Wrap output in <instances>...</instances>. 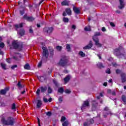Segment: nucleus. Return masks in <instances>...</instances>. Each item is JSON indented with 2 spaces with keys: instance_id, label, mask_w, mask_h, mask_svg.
<instances>
[{
  "instance_id": "f257e3e1",
  "label": "nucleus",
  "mask_w": 126,
  "mask_h": 126,
  "mask_svg": "<svg viewBox=\"0 0 126 126\" xmlns=\"http://www.w3.org/2000/svg\"><path fill=\"white\" fill-rule=\"evenodd\" d=\"M42 49L43 50L42 58L41 61L38 63V67H41V66H42V64H43V63L42 62L47 63V61H48V58H49V50H48V48L43 46L42 47Z\"/></svg>"
},
{
  "instance_id": "f03ea898",
  "label": "nucleus",
  "mask_w": 126,
  "mask_h": 126,
  "mask_svg": "<svg viewBox=\"0 0 126 126\" xmlns=\"http://www.w3.org/2000/svg\"><path fill=\"white\" fill-rule=\"evenodd\" d=\"M1 122L4 126H13L15 124V119L12 117H8L7 120L5 118H2Z\"/></svg>"
},
{
  "instance_id": "7ed1b4c3",
  "label": "nucleus",
  "mask_w": 126,
  "mask_h": 126,
  "mask_svg": "<svg viewBox=\"0 0 126 126\" xmlns=\"http://www.w3.org/2000/svg\"><path fill=\"white\" fill-rule=\"evenodd\" d=\"M98 36H101V33L100 32H95L94 35L93 36V40L94 42L95 46H97L98 48H101L102 44L100 43V39L97 37Z\"/></svg>"
},
{
  "instance_id": "20e7f679",
  "label": "nucleus",
  "mask_w": 126,
  "mask_h": 126,
  "mask_svg": "<svg viewBox=\"0 0 126 126\" xmlns=\"http://www.w3.org/2000/svg\"><path fill=\"white\" fill-rule=\"evenodd\" d=\"M12 46L14 48V49H15V50H17L18 49L19 52L22 51V49H23V44L21 43L19 44L18 42H16L15 40L13 41L12 42Z\"/></svg>"
},
{
  "instance_id": "39448f33",
  "label": "nucleus",
  "mask_w": 126,
  "mask_h": 126,
  "mask_svg": "<svg viewBox=\"0 0 126 126\" xmlns=\"http://www.w3.org/2000/svg\"><path fill=\"white\" fill-rule=\"evenodd\" d=\"M68 63V60L66 59V57H64L62 58L59 61V64L60 66H66L67 63Z\"/></svg>"
},
{
  "instance_id": "423d86ee",
  "label": "nucleus",
  "mask_w": 126,
  "mask_h": 126,
  "mask_svg": "<svg viewBox=\"0 0 126 126\" xmlns=\"http://www.w3.org/2000/svg\"><path fill=\"white\" fill-rule=\"evenodd\" d=\"M23 19L27 20L28 22H33L35 20V18L33 16H28L27 14H25L23 17Z\"/></svg>"
},
{
  "instance_id": "0eeeda50",
  "label": "nucleus",
  "mask_w": 126,
  "mask_h": 126,
  "mask_svg": "<svg viewBox=\"0 0 126 126\" xmlns=\"http://www.w3.org/2000/svg\"><path fill=\"white\" fill-rule=\"evenodd\" d=\"M53 31H54V28L51 27H45L43 29V32L44 33H47V34H51L53 33Z\"/></svg>"
},
{
  "instance_id": "6e6552de",
  "label": "nucleus",
  "mask_w": 126,
  "mask_h": 126,
  "mask_svg": "<svg viewBox=\"0 0 126 126\" xmlns=\"http://www.w3.org/2000/svg\"><path fill=\"white\" fill-rule=\"evenodd\" d=\"M114 54L116 56V57H121L124 56V54L121 53V50L120 48H116L114 50Z\"/></svg>"
},
{
  "instance_id": "1a4fd4ad",
  "label": "nucleus",
  "mask_w": 126,
  "mask_h": 126,
  "mask_svg": "<svg viewBox=\"0 0 126 126\" xmlns=\"http://www.w3.org/2000/svg\"><path fill=\"white\" fill-rule=\"evenodd\" d=\"M89 105H90V103H89V101H88V100L84 101L81 107V109L82 111H83V110L85 109L86 107H89Z\"/></svg>"
},
{
  "instance_id": "9d476101",
  "label": "nucleus",
  "mask_w": 126,
  "mask_h": 126,
  "mask_svg": "<svg viewBox=\"0 0 126 126\" xmlns=\"http://www.w3.org/2000/svg\"><path fill=\"white\" fill-rule=\"evenodd\" d=\"M92 47H93V42L90 40L89 44L83 47V50H90Z\"/></svg>"
},
{
  "instance_id": "9b49d317",
  "label": "nucleus",
  "mask_w": 126,
  "mask_h": 126,
  "mask_svg": "<svg viewBox=\"0 0 126 126\" xmlns=\"http://www.w3.org/2000/svg\"><path fill=\"white\" fill-rule=\"evenodd\" d=\"M8 91H9V87H8L5 88L4 89L0 90V95H5Z\"/></svg>"
},
{
  "instance_id": "f8f14e48",
  "label": "nucleus",
  "mask_w": 126,
  "mask_h": 126,
  "mask_svg": "<svg viewBox=\"0 0 126 126\" xmlns=\"http://www.w3.org/2000/svg\"><path fill=\"white\" fill-rule=\"evenodd\" d=\"M121 80L122 83H125L126 81V74L125 73H122L121 74Z\"/></svg>"
},
{
  "instance_id": "ddd939ff",
  "label": "nucleus",
  "mask_w": 126,
  "mask_h": 126,
  "mask_svg": "<svg viewBox=\"0 0 126 126\" xmlns=\"http://www.w3.org/2000/svg\"><path fill=\"white\" fill-rule=\"evenodd\" d=\"M73 10L76 14H79V13H80V10H79V8H77L74 6L73 7Z\"/></svg>"
},
{
  "instance_id": "4468645a",
  "label": "nucleus",
  "mask_w": 126,
  "mask_h": 126,
  "mask_svg": "<svg viewBox=\"0 0 126 126\" xmlns=\"http://www.w3.org/2000/svg\"><path fill=\"white\" fill-rule=\"evenodd\" d=\"M39 89H40L41 93H45V92H47L48 88H47V86H41L39 87Z\"/></svg>"
},
{
  "instance_id": "2eb2a0df",
  "label": "nucleus",
  "mask_w": 126,
  "mask_h": 126,
  "mask_svg": "<svg viewBox=\"0 0 126 126\" xmlns=\"http://www.w3.org/2000/svg\"><path fill=\"white\" fill-rule=\"evenodd\" d=\"M120 3V6H119V9H123L125 7V3H124V0H119Z\"/></svg>"
},
{
  "instance_id": "dca6fc26",
  "label": "nucleus",
  "mask_w": 126,
  "mask_h": 126,
  "mask_svg": "<svg viewBox=\"0 0 126 126\" xmlns=\"http://www.w3.org/2000/svg\"><path fill=\"white\" fill-rule=\"evenodd\" d=\"M37 78L40 82H44V81L47 80V78L44 76H37Z\"/></svg>"
},
{
  "instance_id": "f3484780",
  "label": "nucleus",
  "mask_w": 126,
  "mask_h": 126,
  "mask_svg": "<svg viewBox=\"0 0 126 126\" xmlns=\"http://www.w3.org/2000/svg\"><path fill=\"white\" fill-rule=\"evenodd\" d=\"M19 34L20 35L21 37L24 36V35H25V31L24 29H21L19 32Z\"/></svg>"
},
{
  "instance_id": "a211bd4d",
  "label": "nucleus",
  "mask_w": 126,
  "mask_h": 126,
  "mask_svg": "<svg viewBox=\"0 0 126 126\" xmlns=\"http://www.w3.org/2000/svg\"><path fill=\"white\" fill-rule=\"evenodd\" d=\"M16 30H17L19 28H22L23 27V23H21L19 25L16 24L14 25Z\"/></svg>"
},
{
  "instance_id": "6ab92c4d",
  "label": "nucleus",
  "mask_w": 126,
  "mask_h": 126,
  "mask_svg": "<svg viewBox=\"0 0 126 126\" xmlns=\"http://www.w3.org/2000/svg\"><path fill=\"white\" fill-rule=\"evenodd\" d=\"M63 80L64 83H67V82L70 80V76L67 75L64 78Z\"/></svg>"
},
{
  "instance_id": "aec40b11",
  "label": "nucleus",
  "mask_w": 126,
  "mask_h": 126,
  "mask_svg": "<svg viewBox=\"0 0 126 126\" xmlns=\"http://www.w3.org/2000/svg\"><path fill=\"white\" fill-rule=\"evenodd\" d=\"M121 100L123 101L124 105H126V96L125 94L122 95Z\"/></svg>"
},
{
  "instance_id": "412c9836",
  "label": "nucleus",
  "mask_w": 126,
  "mask_h": 126,
  "mask_svg": "<svg viewBox=\"0 0 126 126\" xmlns=\"http://www.w3.org/2000/svg\"><path fill=\"white\" fill-rule=\"evenodd\" d=\"M65 12L68 15H71V9L70 8H67L65 9Z\"/></svg>"
},
{
  "instance_id": "4be33fe9",
  "label": "nucleus",
  "mask_w": 126,
  "mask_h": 126,
  "mask_svg": "<svg viewBox=\"0 0 126 126\" xmlns=\"http://www.w3.org/2000/svg\"><path fill=\"white\" fill-rule=\"evenodd\" d=\"M98 106V102H96V100H93L92 102V107L93 108H96Z\"/></svg>"
},
{
  "instance_id": "5701e85b",
  "label": "nucleus",
  "mask_w": 126,
  "mask_h": 126,
  "mask_svg": "<svg viewBox=\"0 0 126 126\" xmlns=\"http://www.w3.org/2000/svg\"><path fill=\"white\" fill-rule=\"evenodd\" d=\"M24 68L27 70H30V69H31V67H30V65L29 63H27L24 66Z\"/></svg>"
},
{
  "instance_id": "b1692460",
  "label": "nucleus",
  "mask_w": 126,
  "mask_h": 126,
  "mask_svg": "<svg viewBox=\"0 0 126 126\" xmlns=\"http://www.w3.org/2000/svg\"><path fill=\"white\" fill-rule=\"evenodd\" d=\"M42 101L41 100H37V103L36 105V107L37 109H39V108H41V106H42Z\"/></svg>"
},
{
  "instance_id": "393cba45",
  "label": "nucleus",
  "mask_w": 126,
  "mask_h": 126,
  "mask_svg": "<svg viewBox=\"0 0 126 126\" xmlns=\"http://www.w3.org/2000/svg\"><path fill=\"white\" fill-rule=\"evenodd\" d=\"M58 92L60 93V94H63L64 92V89L63 87H60L58 89Z\"/></svg>"
},
{
  "instance_id": "a878e982",
  "label": "nucleus",
  "mask_w": 126,
  "mask_h": 126,
  "mask_svg": "<svg viewBox=\"0 0 126 126\" xmlns=\"http://www.w3.org/2000/svg\"><path fill=\"white\" fill-rule=\"evenodd\" d=\"M97 66L98 67V68H103V67H105L104 65H103V63L101 62H98L97 64Z\"/></svg>"
},
{
  "instance_id": "bb28decb",
  "label": "nucleus",
  "mask_w": 126,
  "mask_h": 126,
  "mask_svg": "<svg viewBox=\"0 0 126 126\" xmlns=\"http://www.w3.org/2000/svg\"><path fill=\"white\" fill-rule=\"evenodd\" d=\"M49 51L50 52V57H53L54 56V49L53 48H49Z\"/></svg>"
},
{
  "instance_id": "cd10ccee",
  "label": "nucleus",
  "mask_w": 126,
  "mask_h": 126,
  "mask_svg": "<svg viewBox=\"0 0 126 126\" xmlns=\"http://www.w3.org/2000/svg\"><path fill=\"white\" fill-rule=\"evenodd\" d=\"M66 49L67 52H70V51H71V48L70 47V45L69 44H66Z\"/></svg>"
},
{
  "instance_id": "c85d7f7f",
  "label": "nucleus",
  "mask_w": 126,
  "mask_h": 126,
  "mask_svg": "<svg viewBox=\"0 0 126 126\" xmlns=\"http://www.w3.org/2000/svg\"><path fill=\"white\" fill-rule=\"evenodd\" d=\"M47 92L48 94H52V93H53V89H52L50 86H48Z\"/></svg>"
},
{
  "instance_id": "c756f323",
  "label": "nucleus",
  "mask_w": 126,
  "mask_h": 126,
  "mask_svg": "<svg viewBox=\"0 0 126 126\" xmlns=\"http://www.w3.org/2000/svg\"><path fill=\"white\" fill-rule=\"evenodd\" d=\"M17 86L19 87V88H23V87H25V85H21V82L19 81L17 84Z\"/></svg>"
},
{
  "instance_id": "7c9ffc66",
  "label": "nucleus",
  "mask_w": 126,
  "mask_h": 126,
  "mask_svg": "<svg viewBox=\"0 0 126 126\" xmlns=\"http://www.w3.org/2000/svg\"><path fill=\"white\" fill-rule=\"evenodd\" d=\"M61 5H63V6L68 5V2H67V1H66V0L63 1L61 2Z\"/></svg>"
},
{
  "instance_id": "2f4dec72",
  "label": "nucleus",
  "mask_w": 126,
  "mask_h": 126,
  "mask_svg": "<svg viewBox=\"0 0 126 126\" xmlns=\"http://www.w3.org/2000/svg\"><path fill=\"white\" fill-rule=\"evenodd\" d=\"M53 82L54 84H55L56 87H59V86H60V84H59V83H58V81H57V80H53Z\"/></svg>"
},
{
  "instance_id": "473e14b6",
  "label": "nucleus",
  "mask_w": 126,
  "mask_h": 126,
  "mask_svg": "<svg viewBox=\"0 0 126 126\" xmlns=\"http://www.w3.org/2000/svg\"><path fill=\"white\" fill-rule=\"evenodd\" d=\"M108 115H110V116H112V115H113V113H112L111 111H108L107 113H106V114L103 115V117L104 118H107V116H108Z\"/></svg>"
},
{
  "instance_id": "72a5a7b5",
  "label": "nucleus",
  "mask_w": 126,
  "mask_h": 126,
  "mask_svg": "<svg viewBox=\"0 0 126 126\" xmlns=\"http://www.w3.org/2000/svg\"><path fill=\"white\" fill-rule=\"evenodd\" d=\"M63 20L65 23H68V21H69V20L66 17H63Z\"/></svg>"
},
{
  "instance_id": "f704fd0d",
  "label": "nucleus",
  "mask_w": 126,
  "mask_h": 126,
  "mask_svg": "<svg viewBox=\"0 0 126 126\" xmlns=\"http://www.w3.org/2000/svg\"><path fill=\"white\" fill-rule=\"evenodd\" d=\"M63 126H68V121L67 120L65 121L62 124Z\"/></svg>"
},
{
  "instance_id": "c9c22d12",
  "label": "nucleus",
  "mask_w": 126,
  "mask_h": 126,
  "mask_svg": "<svg viewBox=\"0 0 126 126\" xmlns=\"http://www.w3.org/2000/svg\"><path fill=\"white\" fill-rule=\"evenodd\" d=\"M79 56H81V57H82V58H84V57H85V54L82 51H80L79 52Z\"/></svg>"
},
{
  "instance_id": "e433bc0d",
  "label": "nucleus",
  "mask_w": 126,
  "mask_h": 126,
  "mask_svg": "<svg viewBox=\"0 0 126 126\" xmlns=\"http://www.w3.org/2000/svg\"><path fill=\"white\" fill-rule=\"evenodd\" d=\"M0 65L3 69H6V64L3 63H0Z\"/></svg>"
},
{
  "instance_id": "4c0bfd02",
  "label": "nucleus",
  "mask_w": 126,
  "mask_h": 126,
  "mask_svg": "<svg viewBox=\"0 0 126 126\" xmlns=\"http://www.w3.org/2000/svg\"><path fill=\"white\" fill-rule=\"evenodd\" d=\"M64 92L66 94H70V93H71V91H70V90H68L67 89H66V90H64Z\"/></svg>"
},
{
  "instance_id": "58836bf2",
  "label": "nucleus",
  "mask_w": 126,
  "mask_h": 126,
  "mask_svg": "<svg viewBox=\"0 0 126 126\" xmlns=\"http://www.w3.org/2000/svg\"><path fill=\"white\" fill-rule=\"evenodd\" d=\"M123 71L122 70H120V69H117L116 70V74H120V73H122Z\"/></svg>"
},
{
  "instance_id": "ea45409f",
  "label": "nucleus",
  "mask_w": 126,
  "mask_h": 126,
  "mask_svg": "<svg viewBox=\"0 0 126 126\" xmlns=\"http://www.w3.org/2000/svg\"><path fill=\"white\" fill-rule=\"evenodd\" d=\"M40 92H41V89L39 88L37 89V90L36 91V95H37V96H39Z\"/></svg>"
},
{
  "instance_id": "a19ab883",
  "label": "nucleus",
  "mask_w": 126,
  "mask_h": 126,
  "mask_svg": "<svg viewBox=\"0 0 126 126\" xmlns=\"http://www.w3.org/2000/svg\"><path fill=\"white\" fill-rule=\"evenodd\" d=\"M15 109H16V105L14 103L11 105V110H15Z\"/></svg>"
},
{
  "instance_id": "79ce46f5",
  "label": "nucleus",
  "mask_w": 126,
  "mask_h": 126,
  "mask_svg": "<svg viewBox=\"0 0 126 126\" xmlns=\"http://www.w3.org/2000/svg\"><path fill=\"white\" fill-rule=\"evenodd\" d=\"M25 13V9L24 8L22 10H20V14L23 15Z\"/></svg>"
},
{
  "instance_id": "37998d69",
  "label": "nucleus",
  "mask_w": 126,
  "mask_h": 126,
  "mask_svg": "<svg viewBox=\"0 0 126 126\" xmlns=\"http://www.w3.org/2000/svg\"><path fill=\"white\" fill-rule=\"evenodd\" d=\"M45 114H46V116H48V117H51V116H52V112L51 111L46 112Z\"/></svg>"
},
{
  "instance_id": "c03bdc74",
  "label": "nucleus",
  "mask_w": 126,
  "mask_h": 126,
  "mask_svg": "<svg viewBox=\"0 0 126 126\" xmlns=\"http://www.w3.org/2000/svg\"><path fill=\"white\" fill-rule=\"evenodd\" d=\"M84 30H85V31H87V32L91 31V28H87V27H86L84 28Z\"/></svg>"
},
{
  "instance_id": "a18cd8bd",
  "label": "nucleus",
  "mask_w": 126,
  "mask_h": 126,
  "mask_svg": "<svg viewBox=\"0 0 126 126\" xmlns=\"http://www.w3.org/2000/svg\"><path fill=\"white\" fill-rule=\"evenodd\" d=\"M56 49L58 51H62V49H63V47L62 46H57L56 47Z\"/></svg>"
},
{
  "instance_id": "49530a36",
  "label": "nucleus",
  "mask_w": 126,
  "mask_h": 126,
  "mask_svg": "<svg viewBox=\"0 0 126 126\" xmlns=\"http://www.w3.org/2000/svg\"><path fill=\"white\" fill-rule=\"evenodd\" d=\"M65 120H66V118H65L64 116H62L61 117V122H64Z\"/></svg>"
},
{
  "instance_id": "de8ad7c7",
  "label": "nucleus",
  "mask_w": 126,
  "mask_h": 126,
  "mask_svg": "<svg viewBox=\"0 0 126 126\" xmlns=\"http://www.w3.org/2000/svg\"><path fill=\"white\" fill-rule=\"evenodd\" d=\"M106 73H107V74H111V69L110 68H108L106 71H105Z\"/></svg>"
},
{
  "instance_id": "09e8293b",
  "label": "nucleus",
  "mask_w": 126,
  "mask_h": 126,
  "mask_svg": "<svg viewBox=\"0 0 126 126\" xmlns=\"http://www.w3.org/2000/svg\"><path fill=\"white\" fill-rule=\"evenodd\" d=\"M0 48H1L2 49H3L4 48V43L3 42L0 43Z\"/></svg>"
},
{
  "instance_id": "8fccbe9b",
  "label": "nucleus",
  "mask_w": 126,
  "mask_h": 126,
  "mask_svg": "<svg viewBox=\"0 0 126 126\" xmlns=\"http://www.w3.org/2000/svg\"><path fill=\"white\" fill-rule=\"evenodd\" d=\"M16 67H17V65L15 64V65H13L11 67V69H14V68H16Z\"/></svg>"
},
{
  "instance_id": "3c124183",
  "label": "nucleus",
  "mask_w": 126,
  "mask_h": 126,
  "mask_svg": "<svg viewBox=\"0 0 126 126\" xmlns=\"http://www.w3.org/2000/svg\"><path fill=\"white\" fill-rule=\"evenodd\" d=\"M89 122L90 123V124H94V120L93 119H91L89 120Z\"/></svg>"
},
{
  "instance_id": "603ef678",
  "label": "nucleus",
  "mask_w": 126,
  "mask_h": 126,
  "mask_svg": "<svg viewBox=\"0 0 126 126\" xmlns=\"http://www.w3.org/2000/svg\"><path fill=\"white\" fill-rule=\"evenodd\" d=\"M37 122L38 123V126H41V122L40 121V119L37 117Z\"/></svg>"
},
{
  "instance_id": "864d4df0",
  "label": "nucleus",
  "mask_w": 126,
  "mask_h": 126,
  "mask_svg": "<svg viewBox=\"0 0 126 126\" xmlns=\"http://www.w3.org/2000/svg\"><path fill=\"white\" fill-rule=\"evenodd\" d=\"M43 101L44 103H48L49 102L47 98H43Z\"/></svg>"
},
{
  "instance_id": "5fc2aeb1",
  "label": "nucleus",
  "mask_w": 126,
  "mask_h": 126,
  "mask_svg": "<svg viewBox=\"0 0 126 126\" xmlns=\"http://www.w3.org/2000/svg\"><path fill=\"white\" fill-rule=\"evenodd\" d=\"M29 31H30V33L31 34H32V33H33V29H32V28H30Z\"/></svg>"
},
{
  "instance_id": "6e6d98bb",
  "label": "nucleus",
  "mask_w": 126,
  "mask_h": 126,
  "mask_svg": "<svg viewBox=\"0 0 126 126\" xmlns=\"http://www.w3.org/2000/svg\"><path fill=\"white\" fill-rule=\"evenodd\" d=\"M110 24L112 26V27H115L116 26V25H115V24L113 22H110Z\"/></svg>"
},
{
  "instance_id": "4d7b16f0",
  "label": "nucleus",
  "mask_w": 126,
  "mask_h": 126,
  "mask_svg": "<svg viewBox=\"0 0 126 126\" xmlns=\"http://www.w3.org/2000/svg\"><path fill=\"white\" fill-rule=\"evenodd\" d=\"M72 29H74V30H75L76 29V26H75V25H72V27H71Z\"/></svg>"
},
{
  "instance_id": "13d9d810",
  "label": "nucleus",
  "mask_w": 126,
  "mask_h": 126,
  "mask_svg": "<svg viewBox=\"0 0 126 126\" xmlns=\"http://www.w3.org/2000/svg\"><path fill=\"white\" fill-rule=\"evenodd\" d=\"M112 65L113 66H117L118 64H117L116 63H112Z\"/></svg>"
},
{
  "instance_id": "bf43d9fd",
  "label": "nucleus",
  "mask_w": 126,
  "mask_h": 126,
  "mask_svg": "<svg viewBox=\"0 0 126 126\" xmlns=\"http://www.w3.org/2000/svg\"><path fill=\"white\" fill-rule=\"evenodd\" d=\"M101 31H102V32H105L106 31V28L102 27L101 29Z\"/></svg>"
},
{
  "instance_id": "052dcab7",
  "label": "nucleus",
  "mask_w": 126,
  "mask_h": 126,
  "mask_svg": "<svg viewBox=\"0 0 126 126\" xmlns=\"http://www.w3.org/2000/svg\"><path fill=\"white\" fill-rule=\"evenodd\" d=\"M59 102H63V97H60L58 99Z\"/></svg>"
},
{
  "instance_id": "680f3d73",
  "label": "nucleus",
  "mask_w": 126,
  "mask_h": 126,
  "mask_svg": "<svg viewBox=\"0 0 126 126\" xmlns=\"http://www.w3.org/2000/svg\"><path fill=\"white\" fill-rule=\"evenodd\" d=\"M0 55L3 56V52H2V51H1V49H0Z\"/></svg>"
},
{
  "instance_id": "e2e57ef3",
  "label": "nucleus",
  "mask_w": 126,
  "mask_h": 126,
  "mask_svg": "<svg viewBox=\"0 0 126 126\" xmlns=\"http://www.w3.org/2000/svg\"><path fill=\"white\" fill-rule=\"evenodd\" d=\"M67 14H66V12H63V16L64 17H65V16H66Z\"/></svg>"
},
{
  "instance_id": "0e129e2a",
  "label": "nucleus",
  "mask_w": 126,
  "mask_h": 126,
  "mask_svg": "<svg viewBox=\"0 0 126 126\" xmlns=\"http://www.w3.org/2000/svg\"><path fill=\"white\" fill-rule=\"evenodd\" d=\"M83 126H88V123L87 122H84L83 124Z\"/></svg>"
},
{
  "instance_id": "69168bd1",
  "label": "nucleus",
  "mask_w": 126,
  "mask_h": 126,
  "mask_svg": "<svg viewBox=\"0 0 126 126\" xmlns=\"http://www.w3.org/2000/svg\"><path fill=\"white\" fill-rule=\"evenodd\" d=\"M104 111H108V112H109V111H110V110H109V108L108 107H105L104 109Z\"/></svg>"
},
{
  "instance_id": "338daca9",
  "label": "nucleus",
  "mask_w": 126,
  "mask_h": 126,
  "mask_svg": "<svg viewBox=\"0 0 126 126\" xmlns=\"http://www.w3.org/2000/svg\"><path fill=\"white\" fill-rule=\"evenodd\" d=\"M112 94L114 96H115L116 95V92L115 91H113L112 92H111Z\"/></svg>"
},
{
  "instance_id": "774afa93",
  "label": "nucleus",
  "mask_w": 126,
  "mask_h": 126,
  "mask_svg": "<svg viewBox=\"0 0 126 126\" xmlns=\"http://www.w3.org/2000/svg\"><path fill=\"white\" fill-rule=\"evenodd\" d=\"M6 62L8 63H10V60L7 59H6Z\"/></svg>"
}]
</instances>
